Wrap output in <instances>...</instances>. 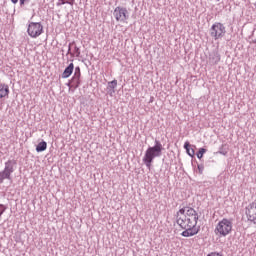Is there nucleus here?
<instances>
[{"instance_id": "obj_1", "label": "nucleus", "mask_w": 256, "mask_h": 256, "mask_svg": "<svg viewBox=\"0 0 256 256\" xmlns=\"http://www.w3.org/2000/svg\"><path fill=\"white\" fill-rule=\"evenodd\" d=\"M174 217L177 225L180 229H183L181 233L182 237H194V235H197L201 231V226H197V223H199V213L193 208L189 206L180 208Z\"/></svg>"}, {"instance_id": "obj_2", "label": "nucleus", "mask_w": 256, "mask_h": 256, "mask_svg": "<svg viewBox=\"0 0 256 256\" xmlns=\"http://www.w3.org/2000/svg\"><path fill=\"white\" fill-rule=\"evenodd\" d=\"M154 146H150L145 151L144 157L142 159L144 165L147 169H151V164L157 157H161L163 155V144L159 140H155Z\"/></svg>"}, {"instance_id": "obj_3", "label": "nucleus", "mask_w": 256, "mask_h": 256, "mask_svg": "<svg viewBox=\"0 0 256 256\" xmlns=\"http://www.w3.org/2000/svg\"><path fill=\"white\" fill-rule=\"evenodd\" d=\"M233 231V221L223 218L218 222L214 229L215 235L218 237H227Z\"/></svg>"}, {"instance_id": "obj_4", "label": "nucleus", "mask_w": 256, "mask_h": 256, "mask_svg": "<svg viewBox=\"0 0 256 256\" xmlns=\"http://www.w3.org/2000/svg\"><path fill=\"white\" fill-rule=\"evenodd\" d=\"M15 169H17V160L9 159L4 163V169L0 171V185L7 179L11 181V175L15 173Z\"/></svg>"}, {"instance_id": "obj_5", "label": "nucleus", "mask_w": 256, "mask_h": 256, "mask_svg": "<svg viewBox=\"0 0 256 256\" xmlns=\"http://www.w3.org/2000/svg\"><path fill=\"white\" fill-rule=\"evenodd\" d=\"M210 37L214 39V41H219V39H223L227 34V28L221 22H215L209 29Z\"/></svg>"}, {"instance_id": "obj_6", "label": "nucleus", "mask_w": 256, "mask_h": 256, "mask_svg": "<svg viewBox=\"0 0 256 256\" xmlns=\"http://www.w3.org/2000/svg\"><path fill=\"white\" fill-rule=\"evenodd\" d=\"M27 33L32 39H37V37L43 35V24L41 22H28Z\"/></svg>"}, {"instance_id": "obj_7", "label": "nucleus", "mask_w": 256, "mask_h": 256, "mask_svg": "<svg viewBox=\"0 0 256 256\" xmlns=\"http://www.w3.org/2000/svg\"><path fill=\"white\" fill-rule=\"evenodd\" d=\"M113 16L118 23H127L129 19V11L125 7L117 6L114 9Z\"/></svg>"}, {"instance_id": "obj_8", "label": "nucleus", "mask_w": 256, "mask_h": 256, "mask_svg": "<svg viewBox=\"0 0 256 256\" xmlns=\"http://www.w3.org/2000/svg\"><path fill=\"white\" fill-rule=\"evenodd\" d=\"M246 217L248 221L256 225V200L246 206Z\"/></svg>"}, {"instance_id": "obj_9", "label": "nucleus", "mask_w": 256, "mask_h": 256, "mask_svg": "<svg viewBox=\"0 0 256 256\" xmlns=\"http://www.w3.org/2000/svg\"><path fill=\"white\" fill-rule=\"evenodd\" d=\"M70 81L73 89H79L81 85V68L79 66L74 69V74Z\"/></svg>"}, {"instance_id": "obj_10", "label": "nucleus", "mask_w": 256, "mask_h": 256, "mask_svg": "<svg viewBox=\"0 0 256 256\" xmlns=\"http://www.w3.org/2000/svg\"><path fill=\"white\" fill-rule=\"evenodd\" d=\"M219 61H221V54H219V50H212L208 56L209 65H218Z\"/></svg>"}, {"instance_id": "obj_11", "label": "nucleus", "mask_w": 256, "mask_h": 256, "mask_svg": "<svg viewBox=\"0 0 256 256\" xmlns=\"http://www.w3.org/2000/svg\"><path fill=\"white\" fill-rule=\"evenodd\" d=\"M75 70V65L70 63L63 71L61 77L62 79H69L71 75H73V71Z\"/></svg>"}, {"instance_id": "obj_12", "label": "nucleus", "mask_w": 256, "mask_h": 256, "mask_svg": "<svg viewBox=\"0 0 256 256\" xmlns=\"http://www.w3.org/2000/svg\"><path fill=\"white\" fill-rule=\"evenodd\" d=\"M5 97H9V85L5 83L0 84V99H5Z\"/></svg>"}, {"instance_id": "obj_13", "label": "nucleus", "mask_w": 256, "mask_h": 256, "mask_svg": "<svg viewBox=\"0 0 256 256\" xmlns=\"http://www.w3.org/2000/svg\"><path fill=\"white\" fill-rule=\"evenodd\" d=\"M116 88H117V80L116 79L108 82L107 91L111 97L115 93Z\"/></svg>"}, {"instance_id": "obj_14", "label": "nucleus", "mask_w": 256, "mask_h": 256, "mask_svg": "<svg viewBox=\"0 0 256 256\" xmlns=\"http://www.w3.org/2000/svg\"><path fill=\"white\" fill-rule=\"evenodd\" d=\"M184 149L186 150V153L189 155V157H195V149L191 148L189 141L184 143Z\"/></svg>"}, {"instance_id": "obj_15", "label": "nucleus", "mask_w": 256, "mask_h": 256, "mask_svg": "<svg viewBox=\"0 0 256 256\" xmlns=\"http://www.w3.org/2000/svg\"><path fill=\"white\" fill-rule=\"evenodd\" d=\"M36 151L37 153H43V151H47V142L44 140L39 142L38 145L36 146Z\"/></svg>"}, {"instance_id": "obj_16", "label": "nucleus", "mask_w": 256, "mask_h": 256, "mask_svg": "<svg viewBox=\"0 0 256 256\" xmlns=\"http://www.w3.org/2000/svg\"><path fill=\"white\" fill-rule=\"evenodd\" d=\"M56 5L57 7H61V5H71V7H73V5H75V0H58Z\"/></svg>"}, {"instance_id": "obj_17", "label": "nucleus", "mask_w": 256, "mask_h": 256, "mask_svg": "<svg viewBox=\"0 0 256 256\" xmlns=\"http://www.w3.org/2000/svg\"><path fill=\"white\" fill-rule=\"evenodd\" d=\"M218 153H219L220 155L226 156L227 153H229V146H228L227 144H222V145L220 146V148H219Z\"/></svg>"}, {"instance_id": "obj_18", "label": "nucleus", "mask_w": 256, "mask_h": 256, "mask_svg": "<svg viewBox=\"0 0 256 256\" xmlns=\"http://www.w3.org/2000/svg\"><path fill=\"white\" fill-rule=\"evenodd\" d=\"M205 153H207V149L200 148L196 155L198 159H203V155H205Z\"/></svg>"}, {"instance_id": "obj_19", "label": "nucleus", "mask_w": 256, "mask_h": 256, "mask_svg": "<svg viewBox=\"0 0 256 256\" xmlns=\"http://www.w3.org/2000/svg\"><path fill=\"white\" fill-rule=\"evenodd\" d=\"M74 55H76V57H81V48L74 46Z\"/></svg>"}, {"instance_id": "obj_20", "label": "nucleus", "mask_w": 256, "mask_h": 256, "mask_svg": "<svg viewBox=\"0 0 256 256\" xmlns=\"http://www.w3.org/2000/svg\"><path fill=\"white\" fill-rule=\"evenodd\" d=\"M197 169H198V173L200 175H203V171H205V166L203 164H198Z\"/></svg>"}, {"instance_id": "obj_21", "label": "nucleus", "mask_w": 256, "mask_h": 256, "mask_svg": "<svg viewBox=\"0 0 256 256\" xmlns=\"http://www.w3.org/2000/svg\"><path fill=\"white\" fill-rule=\"evenodd\" d=\"M7 211V207L3 204H0V217Z\"/></svg>"}, {"instance_id": "obj_22", "label": "nucleus", "mask_w": 256, "mask_h": 256, "mask_svg": "<svg viewBox=\"0 0 256 256\" xmlns=\"http://www.w3.org/2000/svg\"><path fill=\"white\" fill-rule=\"evenodd\" d=\"M71 45H75V42L69 43L67 55H72L73 57V53H71Z\"/></svg>"}, {"instance_id": "obj_23", "label": "nucleus", "mask_w": 256, "mask_h": 256, "mask_svg": "<svg viewBox=\"0 0 256 256\" xmlns=\"http://www.w3.org/2000/svg\"><path fill=\"white\" fill-rule=\"evenodd\" d=\"M31 0H20V7H23L26 3H29Z\"/></svg>"}, {"instance_id": "obj_24", "label": "nucleus", "mask_w": 256, "mask_h": 256, "mask_svg": "<svg viewBox=\"0 0 256 256\" xmlns=\"http://www.w3.org/2000/svg\"><path fill=\"white\" fill-rule=\"evenodd\" d=\"M66 86L69 87V89H73V83L71 82V80H69V81L66 83Z\"/></svg>"}, {"instance_id": "obj_25", "label": "nucleus", "mask_w": 256, "mask_h": 256, "mask_svg": "<svg viewBox=\"0 0 256 256\" xmlns=\"http://www.w3.org/2000/svg\"><path fill=\"white\" fill-rule=\"evenodd\" d=\"M11 3H13L14 5H17V3H19V0H10Z\"/></svg>"}, {"instance_id": "obj_26", "label": "nucleus", "mask_w": 256, "mask_h": 256, "mask_svg": "<svg viewBox=\"0 0 256 256\" xmlns=\"http://www.w3.org/2000/svg\"><path fill=\"white\" fill-rule=\"evenodd\" d=\"M153 102V99H150V103Z\"/></svg>"}, {"instance_id": "obj_27", "label": "nucleus", "mask_w": 256, "mask_h": 256, "mask_svg": "<svg viewBox=\"0 0 256 256\" xmlns=\"http://www.w3.org/2000/svg\"><path fill=\"white\" fill-rule=\"evenodd\" d=\"M153 102V99H150V103Z\"/></svg>"}, {"instance_id": "obj_28", "label": "nucleus", "mask_w": 256, "mask_h": 256, "mask_svg": "<svg viewBox=\"0 0 256 256\" xmlns=\"http://www.w3.org/2000/svg\"><path fill=\"white\" fill-rule=\"evenodd\" d=\"M253 43H256V39L253 41Z\"/></svg>"}]
</instances>
